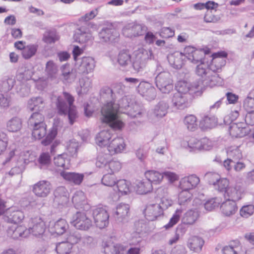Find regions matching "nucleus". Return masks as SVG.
<instances>
[{
    "label": "nucleus",
    "instance_id": "nucleus-35",
    "mask_svg": "<svg viewBox=\"0 0 254 254\" xmlns=\"http://www.w3.org/2000/svg\"><path fill=\"white\" fill-rule=\"evenodd\" d=\"M55 165L64 169H68L70 167V159L66 153L58 155L54 158Z\"/></svg>",
    "mask_w": 254,
    "mask_h": 254
},
{
    "label": "nucleus",
    "instance_id": "nucleus-46",
    "mask_svg": "<svg viewBox=\"0 0 254 254\" xmlns=\"http://www.w3.org/2000/svg\"><path fill=\"white\" fill-rule=\"evenodd\" d=\"M243 107L247 112H254V89L249 92L244 99Z\"/></svg>",
    "mask_w": 254,
    "mask_h": 254
},
{
    "label": "nucleus",
    "instance_id": "nucleus-16",
    "mask_svg": "<svg viewBox=\"0 0 254 254\" xmlns=\"http://www.w3.org/2000/svg\"><path fill=\"white\" fill-rule=\"evenodd\" d=\"M99 37L101 42L116 43L118 41L120 34L113 28H103L99 33Z\"/></svg>",
    "mask_w": 254,
    "mask_h": 254
},
{
    "label": "nucleus",
    "instance_id": "nucleus-32",
    "mask_svg": "<svg viewBox=\"0 0 254 254\" xmlns=\"http://www.w3.org/2000/svg\"><path fill=\"white\" fill-rule=\"evenodd\" d=\"M220 209L224 215L230 216L235 214L238 208L236 202L227 199L221 204Z\"/></svg>",
    "mask_w": 254,
    "mask_h": 254
},
{
    "label": "nucleus",
    "instance_id": "nucleus-41",
    "mask_svg": "<svg viewBox=\"0 0 254 254\" xmlns=\"http://www.w3.org/2000/svg\"><path fill=\"white\" fill-rule=\"evenodd\" d=\"M204 244V241L197 236L191 237L188 241L187 246L191 251L199 252Z\"/></svg>",
    "mask_w": 254,
    "mask_h": 254
},
{
    "label": "nucleus",
    "instance_id": "nucleus-44",
    "mask_svg": "<svg viewBox=\"0 0 254 254\" xmlns=\"http://www.w3.org/2000/svg\"><path fill=\"white\" fill-rule=\"evenodd\" d=\"M60 123V120L58 118H55L54 120L53 127L49 131L46 138L42 140V143L44 145L49 144L55 138L57 134V129L59 124Z\"/></svg>",
    "mask_w": 254,
    "mask_h": 254
},
{
    "label": "nucleus",
    "instance_id": "nucleus-47",
    "mask_svg": "<svg viewBox=\"0 0 254 254\" xmlns=\"http://www.w3.org/2000/svg\"><path fill=\"white\" fill-rule=\"evenodd\" d=\"M24 218V214L21 211H12L10 210L7 213L6 218L5 219L8 222L17 223L21 222Z\"/></svg>",
    "mask_w": 254,
    "mask_h": 254
},
{
    "label": "nucleus",
    "instance_id": "nucleus-61",
    "mask_svg": "<svg viewBox=\"0 0 254 254\" xmlns=\"http://www.w3.org/2000/svg\"><path fill=\"white\" fill-rule=\"evenodd\" d=\"M127 114L131 117L138 118L142 114V109L139 104L135 102H132L131 107L127 111Z\"/></svg>",
    "mask_w": 254,
    "mask_h": 254
},
{
    "label": "nucleus",
    "instance_id": "nucleus-57",
    "mask_svg": "<svg viewBox=\"0 0 254 254\" xmlns=\"http://www.w3.org/2000/svg\"><path fill=\"white\" fill-rule=\"evenodd\" d=\"M51 163V156L48 152L42 153L38 159L36 165L41 169L47 168Z\"/></svg>",
    "mask_w": 254,
    "mask_h": 254
},
{
    "label": "nucleus",
    "instance_id": "nucleus-22",
    "mask_svg": "<svg viewBox=\"0 0 254 254\" xmlns=\"http://www.w3.org/2000/svg\"><path fill=\"white\" fill-rule=\"evenodd\" d=\"M109 126H110L109 125ZM112 128L106 130H103L99 132L95 138L96 144L101 147L107 146L111 141L114 128L110 127ZM115 130H116L115 129Z\"/></svg>",
    "mask_w": 254,
    "mask_h": 254
},
{
    "label": "nucleus",
    "instance_id": "nucleus-58",
    "mask_svg": "<svg viewBox=\"0 0 254 254\" xmlns=\"http://www.w3.org/2000/svg\"><path fill=\"white\" fill-rule=\"evenodd\" d=\"M183 211V210L182 208L177 209L169 222L164 226V228L166 229H169L177 224L180 219L181 216L182 215Z\"/></svg>",
    "mask_w": 254,
    "mask_h": 254
},
{
    "label": "nucleus",
    "instance_id": "nucleus-33",
    "mask_svg": "<svg viewBox=\"0 0 254 254\" xmlns=\"http://www.w3.org/2000/svg\"><path fill=\"white\" fill-rule=\"evenodd\" d=\"M134 185L133 190L139 194H146L152 190L150 182L147 180L137 181Z\"/></svg>",
    "mask_w": 254,
    "mask_h": 254
},
{
    "label": "nucleus",
    "instance_id": "nucleus-15",
    "mask_svg": "<svg viewBox=\"0 0 254 254\" xmlns=\"http://www.w3.org/2000/svg\"><path fill=\"white\" fill-rule=\"evenodd\" d=\"M95 61L90 57H83L81 61L77 62L76 66H77V71L79 73L88 74L93 71L95 67Z\"/></svg>",
    "mask_w": 254,
    "mask_h": 254
},
{
    "label": "nucleus",
    "instance_id": "nucleus-59",
    "mask_svg": "<svg viewBox=\"0 0 254 254\" xmlns=\"http://www.w3.org/2000/svg\"><path fill=\"white\" fill-rule=\"evenodd\" d=\"M72 248V244L68 242H62L57 244L56 250L59 254H69Z\"/></svg>",
    "mask_w": 254,
    "mask_h": 254
},
{
    "label": "nucleus",
    "instance_id": "nucleus-51",
    "mask_svg": "<svg viewBox=\"0 0 254 254\" xmlns=\"http://www.w3.org/2000/svg\"><path fill=\"white\" fill-rule=\"evenodd\" d=\"M80 88L77 89L79 95L86 94L92 87V80L84 77L79 80Z\"/></svg>",
    "mask_w": 254,
    "mask_h": 254
},
{
    "label": "nucleus",
    "instance_id": "nucleus-28",
    "mask_svg": "<svg viewBox=\"0 0 254 254\" xmlns=\"http://www.w3.org/2000/svg\"><path fill=\"white\" fill-rule=\"evenodd\" d=\"M129 206L125 203H120L116 208V220L118 223H124L127 221L129 215Z\"/></svg>",
    "mask_w": 254,
    "mask_h": 254
},
{
    "label": "nucleus",
    "instance_id": "nucleus-21",
    "mask_svg": "<svg viewBox=\"0 0 254 254\" xmlns=\"http://www.w3.org/2000/svg\"><path fill=\"white\" fill-rule=\"evenodd\" d=\"M126 146L124 139L122 137H117L110 141L107 149L110 154H114L121 153L125 149Z\"/></svg>",
    "mask_w": 254,
    "mask_h": 254
},
{
    "label": "nucleus",
    "instance_id": "nucleus-62",
    "mask_svg": "<svg viewBox=\"0 0 254 254\" xmlns=\"http://www.w3.org/2000/svg\"><path fill=\"white\" fill-rule=\"evenodd\" d=\"M182 190L178 195V203L181 205H185L190 201L192 194L189 190Z\"/></svg>",
    "mask_w": 254,
    "mask_h": 254
},
{
    "label": "nucleus",
    "instance_id": "nucleus-38",
    "mask_svg": "<svg viewBox=\"0 0 254 254\" xmlns=\"http://www.w3.org/2000/svg\"><path fill=\"white\" fill-rule=\"evenodd\" d=\"M144 176L147 179V181L150 182L152 185V184L155 185L160 184L163 179V173H160L158 171L155 170L146 171L144 173Z\"/></svg>",
    "mask_w": 254,
    "mask_h": 254
},
{
    "label": "nucleus",
    "instance_id": "nucleus-37",
    "mask_svg": "<svg viewBox=\"0 0 254 254\" xmlns=\"http://www.w3.org/2000/svg\"><path fill=\"white\" fill-rule=\"evenodd\" d=\"M209 175L212 176L216 180V182L213 181L211 182L215 188L219 191L225 192L229 188V182L228 180L226 178L220 179L218 174H209Z\"/></svg>",
    "mask_w": 254,
    "mask_h": 254
},
{
    "label": "nucleus",
    "instance_id": "nucleus-18",
    "mask_svg": "<svg viewBox=\"0 0 254 254\" xmlns=\"http://www.w3.org/2000/svg\"><path fill=\"white\" fill-rule=\"evenodd\" d=\"M68 228L66 221L60 218L56 221H52L49 223V230L52 234L59 235L63 234Z\"/></svg>",
    "mask_w": 254,
    "mask_h": 254
},
{
    "label": "nucleus",
    "instance_id": "nucleus-49",
    "mask_svg": "<svg viewBox=\"0 0 254 254\" xmlns=\"http://www.w3.org/2000/svg\"><path fill=\"white\" fill-rule=\"evenodd\" d=\"M61 70L64 79L67 82H71L76 78V74L71 69L69 64L63 65L61 67Z\"/></svg>",
    "mask_w": 254,
    "mask_h": 254
},
{
    "label": "nucleus",
    "instance_id": "nucleus-56",
    "mask_svg": "<svg viewBox=\"0 0 254 254\" xmlns=\"http://www.w3.org/2000/svg\"><path fill=\"white\" fill-rule=\"evenodd\" d=\"M79 146V143L75 139H72L67 142L66 149L70 156H76Z\"/></svg>",
    "mask_w": 254,
    "mask_h": 254
},
{
    "label": "nucleus",
    "instance_id": "nucleus-43",
    "mask_svg": "<svg viewBox=\"0 0 254 254\" xmlns=\"http://www.w3.org/2000/svg\"><path fill=\"white\" fill-rule=\"evenodd\" d=\"M198 216V211L197 209H190L184 214L182 221L184 224L192 225L196 221Z\"/></svg>",
    "mask_w": 254,
    "mask_h": 254
},
{
    "label": "nucleus",
    "instance_id": "nucleus-13",
    "mask_svg": "<svg viewBox=\"0 0 254 254\" xmlns=\"http://www.w3.org/2000/svg\"><path fill=\"white\" fill-rule=\"evenodd\" d=\"M114 190L116 193L113 199L114 201H116L119 199L121 195L129 194L133 190V188L129 182L124 179H121L117 181Z\"/></svg>",
    "mask_w": 254,
    "mask_h": 254
},
{
    "label": "nucleus",
    "instance_id": "nucleus-60",
    "mask_svg": "<svg viewBox=\"0 0 254 254\" xmlns=\"http://www.w3.org/2000/svg\"><path fill=\"white\" fill-rule=\"evenodd\" d=\"M32 130V135L35 139H40L44 137L47 133V125L40 126L36 127L30 128Z\"/></svg>",
    "mask_w": 254,
    "mask_h": 254
},
{
    "label": "nucleus",
    "instance_id": "nucleus-24",
    "mask_svg": "<svg viewBox=\"0 0 254 254\" xmlns=\"http://www.w3.org/2000/svg\"><path fill=\"white\" fill-rule=\"evenodd\" d=\"M8 235L14 239L25 238L29 236V232L25 226H12L7 230Z\"/></svg>",
    "mask_w": 254,
    "mask_h": 254
},
{
    "label": "nucleus",
    "instance_id": "nucleus-25",
    "mask_svg": "<svg viewBox=\"0 0 254 254\" xmlns=\"http://www.w3.org/2000/svg\"><path fill=\"white\" fill-rule=\"evenodd\" d=\"M143 27L139 24L130 23L123 29V33L126 37L132 38L143 34Z\"/></svg>",
    "mask_w": 254,
    "mask_h": 254
},
{
    "label": "nucleus",
    "instance_id": "nucleus-20",
    "mask_svg": "<svg viewBox=\"0 0 254 254\" xmlns=\"http://www.w3.org/2000/svg\"><path fill=\"white\" fill-rule=\"evenodd\" d=\"M181 145L190 152L201 151V139L195 137L186 138L181 141Z\"/></svg>",
    "mask_w": 254,
    "mask_h": 254
},
{
    "label": "nucleus",
    "instance_id": "nucleus-19",
    "mask_svg": "<svg viewBox=\"0 0 254 254\" xmlns=\"http://www.w3.org/2000/svg\"><path fill=\"white\" fill-rule=\"evenodd\" d=\"M200 181L199 178L195 175L185 177L181 179L179 188L181 190L190 191L194 189Z\"/></svg>",
    "mask_w": 254,
    "mask_h": 254
},
{
    "label": "nucleus",
    "instance_id": "nucleus-12",
    "mask_svg": "<svg viewBox=\"0 0 254 254\" xmlns=\"http://www.w3.org/2000/svg\"><path fill=\"white\" fill-rule=\"evenodd\" d=\"M137 92L146 100L151 101L156 96L155 88L149 82L142 81L139 82L137 87Z\"/></svg>",
    "mask_w": 254,
    "mask_h": 254
},
{
    "label": "nucleus",
    "instance_id": "nucleus-45",
    "mask_svg": "<svg viewBox=\"0 0 254 254\" xmlns=\"http://www.w3.org/2000/svg\"><path fill=\"white\" fill-rule=\"evenodd\" d=\"M58 66L52 60L48 61L46 64L45 71L48 77L51 79L57 78L58 73Z\"/></svg>",
    "mask_w": 254,
    "mask_h": 254
},
{
    "label": "nucleus",
    "instance_id": "nucleus-7",
    "mask_svg": "<svg viewBox=\"0 0 254 254\" xmlns=\"http://www.w3.org/2000/svg\"><path fill=\"white\" fill-rule=\"evenodd\" d=\"M201 84V81L191 83L184 80L179 81L176 85L177 92L191 98L193 94L199 90Z\"/></svg>",
    "mask_w": 254,
    "mask_h": 254
},
{
    "label": "nucleus",
    "instance_id": "nucleus-29",
    "mask_svg": "<svg viewBox=\"0 0 254 254\" xmlns=\"http://www.w3.org/2000/svg\"><path fill=\"white\" fill-rule=\"evenodd\" d=\"M229 131L232 137H242L247 134L246 124L244 123H231Z\"/></svg>",
    "mask_w": 254,
    "mask_h": 254
},
{
    "label": "nucleus",
    "instance_id": "nucleus-48",
    "mask_svg": "<svg viewBox=\"0 0 254 254\" xmlns=\"http://www.w3.org/2000/svg\"><path fill=\"white\" fill-rule=\"evenodd\" d=\"M225 197H228L231 201L238 200L241 198V191L238 187H229L225 192Z\"/></svg>",
    "mask_w": 254,
    "mask_h": 254
},
{
    "label": "nucleus",
    "instance_id": "nucleus-52",
    "mask_svg": "<svg viewBox=\"0 0 254 254\" xmlns=\"http://www.w3.org/2000/svg\"><path fill=\"white\" fill-rule=\"evenodd\" d=\"M169 108L168 104L164 101L159 102L155 107L153 114L158 118H162L166 115Z\"/></svg>",
    "mask_w": 254,
    "mask_h": 254
},
{
    "label": "nucleus",
    "instance_id": "nucleus-42",
    "mask_svg": "<svg viewBox=\"0 0 254 254\" xmlns=\"http://www.w3.org/2000/svg\"><path fill=\"white\" fill-rule=\"evenodd\" d=\"M217 123V118L213 115H204L200 121V127L203 129L211 128Z\"/></svg>",
    "mask_w": 254,
    "mask_h": 254
},
{
    "label": "nucleus",
    "instance_id": "nucleus-27",
    "mask_svg": "<svg viewBox=\"0 0 254 254\" xmlns=\"http://www.w3.org/2000/svg\"><path fill=\"white\" fill-rule=\"evenodd\" d=\"M186 58L185 53L175 52L168 56V60L170 64L175 68L180 69L184 64V61Z\"/></svg>",
    "mask_w": 254,
    "mask_h": 254
},
{
    "label": "nucleus",
    "instance_id": "nucleus-50",
    "mask_svg": "<svg viewBox=\"0 0 254 254\" xmlns=\"http://www.w3.org/2000/svg\"><path fill=\"white\" fill-rule=\"evenodd\" d=\"M118 63L123 67H126L131 62V55L129 52L127 50L121 51L118 56Z\"/></svg>",
    "mask_w": 254,
    "mask_h": 254
},
{
    "label": "nucleus",
    "instance_id": "nucleus-9",
    "mask_svg": "<svg viewBox=\"0 0 254 254\" xmlns=\"http://www.w3.org/2000/svg\"><path fill=\"white\" fill-rule=\"evenodd\" d=\"M104 254H123L127 249V246L114 242L111 239L103 241L101 245Z\"/></svg>",
    "mask_w": 254,
    "mask_h": 254
},
{
    "label": "nucleus",
    "instance_id": "nucleus-36",
    "mask_svg": "<svg viewBox=\"0 0 254 254\" xmlns=\"http://www.w3.org/2000/svg\"><path fill=\"white\" fill-rule=\"evenodd\" d=\"M72 201L74 206L77 208H87L85 207L87 200L84 193L82 191H77L72 196Z\"/></svg>",
    "mask_w": 254,
    "mask_h": 254
},
{
    "label": "nucleus",
    "instance_id": "nucleus-23",
    "mask_svg": "<svg viewBox=\"0 0 254 254\" xmlns=\"http://www.w3.org/2000/svg\"><path fill=\"white\" fill-rule=\"evenodd\" d=\"M190 99V98L183 94L176 92L174 94L171 99L172 105L177 109H184L188 107L189 101Z\"/></svg>",
    "mask_w": 254,
    "mask_h": 254
},
{
    "label": "nucleus",
    "instance_id": "nucleus-8",
    "mask_svg": "<svg viewBox=\"0 0 254 254\" xmlns=\"http://www.w3.org/2000/svg\"><path fill=\"white\" fill-rule=\"evenodd\" d=\"M92 215L97 227L103 229L108 226L109 214L105 208L99 207L94 209L93 210Z\"/></svg>",
    "mask_w": 254,
    "mask_h": 254
},
{
    "label": "nucleus",
    "instance_id": "nucleus-39",
    "mask_svg": "<svg viewBox=\"0 0 254 254\" xmlns=\"http://www.w3.org/2000/svg\"><path fill=\"white\" fill-rule=\"evenodd\" d=\"M15 157L16 158L17 161L22 167V166H25V165L34 161L35 160L36 156L34 153L26 151L21 152L19 156H16Z\"/></svg>",
    "mask_w": 254,
    "mask_h": 254
},
{
    "label": "nucleus",
    "instance_id": "nucleus-63",
    "mask_svg": "<svg viewBox=\"0 0 254 254\" xmlns=\"http://www.w3.org/2000/svg\"><path fill=\"white\" fill-rule=\"evenodd\" d=\"M122 168V164L120 162L116 160L109 161L107 166H106V170L108 173L114 174L119 172Z\"/></svg>",
    "mask_w": 254,
    "mask_h": 254
},
{
    "label": "nucleus",
    "instance_id": "nucleus-5",
    "mask_svg": "<svg viewBox=\"0 0 254 254\" xmlns=\"http://www.w3.org/2000/svg\"><path fill=\"white\" fill-rule=\"evenodd\" d=\"M70 223L76 229L85 231L93 226L90 213L88 212H77L72 216Z\"/></svg>",
    "mask_w": 254,
    "mask_h": 254
},
{
    "label": "nucleus",
    "instance_id": "nucleus-53",
    "mask_svg": "<svg viewBox=\"0 0 254 254\" xmlns=\"http://www.w3.org/2000/svg\"><path fill=\"white\" fill-rule=\"evenodd\" d=\"M60 37L55 30H48L43 34L42 40L48 44L55 43L59 40Z\"/></svg>",
    "mask_w": 254,
    "mask_h": 254
},
{
    "label": "nucleus",
    "instance_id": "nucleus-1",
    "mask_svg": "<svg viewBox=\"0 0 254 254\" xmlns=\"http://www.w3.org/2000/svg\"><path fill=\"white\" fill-rule=\"evenodd\" d=\"M124 88V86L120 83L115 86L113 89L110 88L103 89L101 93V98L106 102L101 109V120L115 129H122L125 126L118 115L119 109L124 108L127 111L131 103L134 102L129 97L125 96L119 101V103H115L114 92L122 94Z\"/></svg>",
    "mask_w": 254,
    "mask_h": 254
},
{
    "label": "nucleus",
    "instance_id": "nucleus-34",
    "mask_svg": "<svg viewBox=\"0 0 254 254\" xmlns=\"http://www.w3.org/2000/svg\"><path fill=\"white\" fill-rule=\"evenodd\" d=\"M44 117L40 112H35L33 113L28 121V125L30 128L36 127L40 126L46 125L44 122Z\"/></svg>",
    "mask_w": 254,
    "mask_h": 254
},
{
    "label": "nucleus",
    "instance_id": "nucleus-54",
    "mask_svg": "<svg viewBox=\"0 0 254 254\" xmlns=\"http://www.w3.org/2000/svg\"><path fill=\"white\" fill-rule=\"evenodd\" d=\"M228 157L235 160H240L243 157L242 152L238 146H231L226 150Z\"/></svg>",
    "mask_w": 254,
    "mask_h": 254
},
{
    "label": "nucleus",
    "instance_id": "nucleus-64",
    "mask_svg": "<svg viewBox=\"0 0 254 254\" xmlns=\"http://www.w3.org/2000/svg\"><path fill=\"white\" fill-rule=\"evenodd\" d=\"M161 206V208L164 212L173 204V200L170 198L167 193L164 194L160 197L159 203H157Z\"/></svg>",
    "mask_w": 254,
    "mask_h": 254
},
{
    "label": "nucleus",
    "instance_id": "nucleus-26",
    "mask_svg": "<svg viewBox=\"0 0 254 254\" xmlns=\"http://www.w3.org/2000/svg\"><path fill=\"white\" fill-rule=\"evenodd\" d=\"M74 40L80 44H85L92 40L91 33L83 27L77 29L73 35Z\"/></svg>",
    "mask_w": 254,
    "mask_h": 254
},
{
    "label": "nucleus",
    "instance_id": "nucleus-14",
    "mask_svg": "<svg viewBox=\"0 0 254 254\" xmlns=\"http://www.w3.org/2000/svg\"><path fill=\"white\" fill-rule=\"evenodd\" d=\"M51 190V183L46 180L40 181L32 187L33 193L39 197H47L50 194Z\"/></svg>",
    "mask_w": 254,
    "mask_h": 254
},
{
    "label": "nucleus",
    "instance_id": "nucleus-4",
    "mask_svg": "<svg viewBox=\"0 0 254 254\" xmlns=\"http://www.w3.org/2000/svg\"><path fill=\"white\" fill-rule=\"evenodd\" d=\"M132 56V67L137 72L142 70L146 67L148 61L154 58L152 50H146L143 48L135 50Z\"/></svg>",
    "mask_w": 254,
    "mask_h": 254
},
{
    "label": "nucleus",
    "instance_id": "nucleus-30",
    "mask_svg": "<svg viewBox=\"0 0 254 254\" xmlns=\"http://www.w3.org/2000/svg\"><path fill=\"white\" fill-rule=\"evenodd\" d=\"M46 106L45 100L41 97H34L30 98L27 103V107L31 111L37 112L42 111Z\"/></svg>",
    "mask_w": 254,
    "mask_h": 254
},
{
    "label": "nucleus",
    "instance_id": "nucleus-10",
    "mask_svg": "<svg viewBox=\"0 0 254 254\" xmlns=\"http://www.w3.org/2000/svg\"><path fill=\"white\" fill-rule=\"evenodd\" d=\"M29 228L27 230L29 235L40 238L43 237L45 231L46 226L43 220L39 217L31 218L29 222Z\"/></svg>",
    "mask_w": 254,
    "mask_h": 254
},
{
    "label": "nucleus",
    "instance_id": "nucleus-2",
    "mask_svg": "<svg viewBox=\"0 0 254 254\" xmlns=\"http://www.w3.org/2000/svg\"><path fill=\"white\" fill-rule=\"evenodd\" d=\"M227 53L221 51L212 55V60L210 64L205 63L198 64L195 68V74L199 77L204 86L213 87L222 84V79L216 73L221 70L226 64L224 58Z\"/></svg>",
    "mask_w": 254,
    "mask_h": 254
},
{
    "label": "nucleus",
    "instance_id": "nucleus-40",
    "mask_svg": "<svg viewBox=\"0 0 254 254\" xmlns=\"http://www.w3.org/2000/svg\"><path fill=\"white\" fill-rule=\"evenodd\" d=\"M22 127V121L18 117H13L6 123V129L9 132H16Z\"/></svg>",
    "mask_w": 254,
    "mask_h": 254
},
{
    "label": "nucleus",
    "instance_id": "nucleus-3",
    "mask_svg": "<svg viewBox=\"0 0 254 254\" xmlns=\"http://www.w3.org/2000/svg\"><path fill=\"white\" fill-rule=\"evenodd\" d=\"M51 99L53 102H56L60 114L65 115L68 111L69 123L72 125L77 117L75 107L73 105L74 101L73 97L64 92L62 95L58 97L53 95Z\"/></svg>",
    "mask_w": 254,
    "mask_h": 254
},
{
    "label": "nucleus",
    "instance_id": "nucleus-17",
    "mask_svg": "<svg viewBox=\"0 0 254 254\" xmlns=\"http://www.w3.org/2000/svg\"><path fill=\"white\" fill-rule=\"evenodd\" d=\"M144 214L146 219L149 221H154L158 217L163 215L164 212L159 204H149L146 205L144 210Z\"/></svg>",
    "mask_w": 254,
    "mask_h": 254
},
{
    "label": "nucleus",
    "instance_id": "nucleus-11",
    "mask_svg": "<svg viewBox=\"0 0 254 254\" xmlns=\"http://www.w3.org/2000/svg\"><path fill=\"white\" fill-rule=\"evenodd\" d=\"M185 56L192 63L200 64L203 61L205 53L203 50L196 49L192 46H187L184 49Z\"/></svg>",
    "mask_w": 254,
    "mask_h": 254
},
{
    "label": "nucleus",
    "instance_id": "nucleus-6",
    "mask_svg": "<svg viewBox=\"0 0 254 254\" xmlns=\"http://www.w3.org/2000/svg\"><path fill=\"white\" fill-rule=\"evenodd\" d=\"M155 83L163 93L168 94L173 89L172 76L169 72L163 71L158 73L155 78Z\"/></svg>",
    "mask_w": 254,
    "mask_h": 254
},
{
    "label": "nucleus",
    "instance_id": "nucleus-55",
    "mask_svg": "<svg viewBox=\"0 0 254 254\" xmlns=\"http://www.w3.org/2000/svg\"><path fill=\"white\" fill-rule=\"evenodd\" d=\"M184 123L189 130L194 131L197 128V118L193 115H189L185 117Z\"/></svg>",
    "mask_w": 254,
    "mask_h": 254
},
{
    "label": "nucleus",
    "instance_id": "nucleus-31",
    "mask_svg": "<svg viewBox=\"0 0 254 254\" xmlns=\"http://www.w3.org/2000/svg\"><path fill=\"white\" fill-rule=\"evenodd\" d=\"M60 175L65 180L75 185H79L82 183L84 177L83 174L66 171H62Z\"/></svg>",
    "mask_w": 254,
    "mask_h": 254
}]
</instances>
